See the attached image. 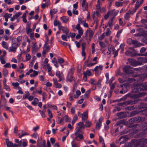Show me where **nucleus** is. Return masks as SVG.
<instances>
[{"label":"nucleus","instance_id":"nucleus-63","mask_svg":"<svg viewBox=\"0 0 147 147\" xmlns=\"http://www.w3.org/2000/svg\"><path fill=\"white\" fill-rule=\"evenodd\" d=\"M50 11H51L52 13L53 14H55L58 11V10L56 9H51Z\"/></svg>","mask_w":147,"mask_h":147},{"label":"nucleus","instance_id":"nucleus-13","mask_svg":"<svg viewBox=\"0 0 147 147\" xmlns=\"http://www.w3.org/2000/svg\"><path fill=\"white\" fill-rule=\"evenodd\" d=\"M61 19L63 22L66 23L69 21V18L67 16H65L61 17Z\"/></svg>","mask_w":147,"mask_h":147},{"label":"nucleus","instance_id":"nucleus-15","mask_svg":"<svg viewBox=\"0 0 147 147\" xmlns=\"http://www.w3.org/2000/svg\"><path fill=\"white\" fill-rule=\"evenodd\" d=\"M6 142L7 144V147H12L13 145V144L11 142L9 141L8 139H6Z\"/></svg>","mask_w":147,"mask_h":147},{"label":"nucleus","instance_id":"nucleus-30","mask_svg":"<svg viewBox=\"0 0 147 147\" xmlns=\"http://www.w3.org/2000/svg\"><path fill=\"white\" fill-rule=\"evenodd\" d=\"M38 102V100L37 98H35L34 100V101L32 102V104L34 105H36Z\"/></svg>","mask_w":147,"mask_h":147},{"label":"nucleus","instance_id":"nucleus-45","mask_svg":"<svg viewBox=\"0 0 147 147\" xmlns=\"http://www.w3.org/2000/svg\"><path fill=\"white\" fill-rule=\"evenodd\" d=\"M123 122V120H121L119 121H117L115 124V126H118L120 125L121 124H122Z\"/></svg>","mask_w":147,"mask_h":147},{"label":"nucleus","instance_id":"nucleus-64","mask_svg":"<svg viewBox=\"0 0 147 147\" xmlns=\"http://www.w3.org/2000/svg\"><path fill=\"white\" fill-rule=\"evenodd\" d=\"M26 61H29L31 57L30 55L29 54H27L26 56Z\"/></svg>","mask_w":147,"mask_h":147},{"label":"nucleus","instance_id":"nucleus-12","mask_svg":"<svg viewBox=\"0 0 147 147\" xmlns=\"http://www.w3.org/2000/svg\"><path fill=\"white\" fill-rule=\"evenodd\" d=\"M83 132L82 131V129L77 127L76 128V131L75 133V135H77L78 134H82Z\"/></svg>","mask_w":147,"mask_h":147},{"label":"nucleus","instance_id":"nucleus-36","mask_svg":"<svg viewBox=\"0 0 147 147\" xmlns=\"http://www.w3.org/2000/svg\"><path fill=\"white\" fill-rule=\"evenodd\" d=\"M8 71L5 69H3V74L4 76L5 77H6L8 74Z\"/></svg>","mask_w":147,"mask_h":147},{"label":"nucleus","instance_id":"nucleus-48","mask_svg":"<svg viewBox=\"0 0 147 147\" xmlns=\"http://www.w3.org/2000/svg\"><path fill=\"white\" fill-rule=\"evenodd\" d=\"M84 73L88 76H91L92 75L91 72L89 70H87L85 72H84Z\"/></svg>","mask_w":147,"mask_h":147},{"label":"nucleus","instance_id":"nucleus-27","mask_svg":"<svg viewBox=\"0 0 147 147\" xmlns=\"http://www.w3.org/2000/svg\"><path fill=\"white\" fill-rule=\"evenodd\" d=\"M101 3L100 2V0H98L97 3L96 5V7L97 9H100L101 8Z\"/></svg>","mask_w":147,"mask_h":147},{"label":"nucleus","instance_id":"nucleus-41","mask_svg":"<svg viewBox=\"0 0 147 147\" xmlns=\"http://www.w3.org/2000/svg\"><path fill=\"white\" fill-rule=\"evenodd\" d=\"M90 92V90H89L87 91L84 94V96L86 98H88L89 94Z\"/></svg>","mask_w":147,"mask_h":147},{"label":"nucleus","instance_id":"nucleus-4","mask_svg":"<svg viewBox=\"0 0 147 147\" xmlns=\"http://www.w3.org/2000/svg\"><path fill=\"white\" fill-rule=\"evenodd\" d=\"M16 142L18 144V146L20 147H26L27 145V141L26 139H22L20 141L18 139H15Z\"/></svg>","mask_w":147,"mask_h":147},{"label":"nucleus","instance_id":"nucleus-51","mask_svg":"<svg viewBox=\"0 0 147 147\" xmlns=\"http://www.w3.org/2000/svg\"><path fill=\"white\" fill-rule=\"evenodd\" d=\"M111 34V31L109 28H107V29L106 35L107 36H109Z\"/></svg>","mask_w":147,"mask_h":147},{"label":"nucleus","instance_id":"nucleus-39","mask_svg":"<svg viewBox=\"0 0 147 147\" xmlns=\"http://www.w3.org/2000/svg\"><path fill=\"white\" fill-rule=\"evenodd\" d=\"M64 120V119L63 118H61L60 119H58V120L57 121V122L59 124L62 125L63 124V122Z\"/></svg>","mask_w":147,"mask_h":147},{"label":"nucleus","instance_id":"nucleus-16","mask_svg":"<svg viewBox=\"0 0 147 147\" xmlns=\"http://www.w3.org/2000/svg\"><path fill=\"white\" fill-rule=\"evenodd\" d=\"M54 25L55 26H58V28L59 29H61V27L62 26H61V23L59 21H58L57 20H55L54 22Z\"/></svg>","mask_w":147,"mask_h":147},{"label":"nucleus","instance_id":"nucleus-54","mask_svg":"<svg viewBox=\"0 0 147 147\" xmlns=\"http://www.w3.org/2000/svg\"><path fill=\"white\" fill-rule=\"evenodd\" d=\"M99 142L100 143H102V144L105 145V142H104V140L102 138L101 136L99 137Z\"/></svg>","mask_w":147,"mask_h":147},{"label":"nucleus","instance_id":"nucleus-14","mask_svg":"<svg viewBox=\"0 0 147 147\" xmlns=\"http://www.w3.org/2000/svg\"><path fill=\"white\" fill-rule=\"evenodd\" d=\"M142 144V140L141 139H139L135 140L134 142V144L135 147L138 146L140 144Z\"/></svg>","mask_w":147,"mask_h":147},{"label":"nucleus","instance_id":"nucleus-31","mask_svg":"<svg viewBox=\"0 0 147 147\" xmlns=\"http://www.w3.org/2000/svg\"><path fill=\"white\" fill-rule=\"evenodd\" d=\"M22 36H18L17 38V40L18 42L17 43H19L20 45V42L22 41Z\"/></svg>","mask_w":147,"mask_h":147},{"label":"nucleus","instance_id":"nucleus-55","mask_svg":"<svg viewBox=\"0 0 147 147\" xmlns=\"http://www.w3.org/2000/svg\"><path fill=\"white\" fill-rule=\"evenodd\" d=\"M4 67L5 68H10L11 67L10 64L9 63H7L3 65Z\"/></svg>","mask_w":147,"mask_h":147},{"label":"nucleus","instance_id":"nucleus-57","mask_svg":"<svg viewBox=\"0 0 147 147\" xmlns=\"http://www.w3.org/2000/svg\"><path fill=\"white\" fill-rule=\"evenodd\" d=\"M146 94L145 92H141L139 93L138 95V96L139 97H141L145 96Z\"/></svg>","mask_w":147,"mask_h":147},{"label":"nucleus","instance_id":"nucleus-52","mask_svg":"<svg viewBox=\"0 0 147 147\" xmlns=\"http://www.w3.org/2000/svg\"><path fill=\"white\" fill-rule=\"evenodd\" d=\"M19 135V138H21L22 137L24 136L28 135V134L26 132H24V133L20 135V134H18Z\"/></svg>","mask_w":147,"mask_h":147},{"label":"nucleus","instance_id":"nucleus-58","mask_svg":"<svg viewBox=\"0 0 147 147\" xmlns=\"http://www.w3.org/2000/svg\"><path fill=\"white\" fill-rule=\"evenodd\" d=\"M115 80L114 78L112 77V78H111L110 80H109V82H107V83H106L107 84H109L111 85V84L112 83L113 81Z\"/></svg>","mask_w":147,"mask_h":147},{"label":"nucleus","instance_id":"nucleus-37","mask_svg":"<svg viewBox=\"0 0 147 147\" xmlns=\"http://www.w3.org/2000/svg\"><path fill=\"white\" fill-rule=\"evenodd\" d=\"M142 140V144L145 145L147 144V138L141 139Z\"/></svg>","mask_w":147,"mask_h":147},{"label":"nucleus","instance_id":"nucleus-60","mask_svg":"<svg viewBox=\"0 0 147 147\" xmlns=\"http://www.w3.org/2000/svg\"><path fill=\"white\" fill-rule=\"evenodd\" d=\"M122 31V30L121 29L118 31L116 35V37L117 38L119 37L120 34Z\"/></svg>","mask_w":147,"mask_h":147},{"label":"nucleus","instance_id":"nucleus-53","mask_svg":"<svg viewBox=\"0 0 147 147\" xmlns=\"http://www.w3.org/2000/svg\"><path fill=\"white\" fill-rule=\"evenodd\" d=\"M133 54V53H132V52L131 51L129 50H127L125 53V54L126 55H130L131 56V54Z\"/></svg>","mask_w":147,"mask_h":147},{"label":"nucleus","instance_id":"nucleus-11","mask_svg":"<svg viewBox=\"0 0 147 147\" xmlns=\"http://www.w3.org/2000/svg\"><path fill=\"white\" fill-rule=\"evenodd\" d=\"M61 29L63 31V33L66 35V36L68 35V34L69 32V30L66 27L62 26V27H61Z\"/></svg>","mask_w":147,"mask_h":147},{"label":"nucleus","instance_id":"nucleus-6","mask_svg":"<svg viewBox=\"0 0 147 147\" xmlns=\"http://www.w3.org/2000/svg\"><path fill=\"white\" fill-rule=\"evenodd\" d=\"M55 75L59 79V80H58V82H60L61 81H63L65 79L63 74L60 71H56L55 72Z\"/></svg>","mask_w":147,"mask_h":147},{"label":"nucleus","instance_id":"nucleus-59","mask_svg":"<svg viewBox=\"0 0 147 147\" xmlns=\"http://www.w3.org/2000/svg\"><path fill=\"white\" fill-rule=\"evenodd\" d=\"M33 51H36L38 50L37 46L36 45H34L33 46Z\"/></svg>","mask_w":147,"mask_h":147},{"label":"nucleus","instance_id":"nucleus-38","mask_svg":"<svg viewBox=\"0 0 147 147\" xmlns=\"http://www.w3.org/2000/svg\"><path fill=\"white\" fill-rule=\"evenodd\" d=\"M43 49L48 52L50 49V47L48 46H44Z\"/></svg>","mask_w":147,"mask_h":147},{"label":"nucleus","instance_id":"nucleus-25","mask_svg":"<svg viewBox=\"0 0 147 147\" xmlns=\"http://www.w3.org/2000/svg\"><path fill=\"white\" fill-rule=\"evenodd\" d=\"M43 68L45 69H48V72L51 71L52 69V67L50 66L49 64H48L47 65H45L43 66Z\"/></svg>","mask_w":147,"mask_h":147},{"label":"nucleus","instance_id":"nucleus-23","mask_svg":"<svg viewBox=\"0 0 147 147\" xmlns=\"http://www.w3.org/2000/svg\"><path fill=\"white\" fill-rule=\"evenodd\" d=\"M50 5V2L49 1H48L46 3H43L41 5V7L42 9H44L46 7H47Z\"/></svg>","mask_w":147,"mask_h":147},{"label":"nucleus","instance_id":"nucleus-19","mask_svg":"<svg viewBox=\"0 0 147 147\" xmlns=\"http://www.w3.org/2000/svg\"><path fill=\"white\" fill-rule=\"evenodd\" d=\"M81 134H78L77 135H75L76 136L75 137V139L77 140L78 141H80V140L78 139V138H79L80 140H82L83 139L84 137Z\"/></svg>","mask_w":147,"mask_h":147},{"label":"nucleus","instance_id":"nucleus-46","mask_svg":"<svg viewBox=\"0 0 147 147\" xmlns=\"http://www.w3.org/2000/svg\"><path fill=\"white\" fill-rule=\"evenodd\" d=\"M90 83L93 85H95L96 84V82L93 79L90 80Z\"/></svg>","mask_w":147,"mask_h":147},{"label":"nucleus","instance_id":"nucleus-32","mask_svg":"<svg viewBox=\"0 0 147 147\" xmlns=\"http://www.w3.org/2000/svg\"><path fill=\"white\" fill-rule=\"evenodd\" d=\"M3 88L7 91H11L10 88L7 84H5V85H3Z\"/></svg>","mask_w":147,"mask_h":147},{"label":"nucleus","instance_id":"nucleus-33","mask_svg":"<svg viewBox=\"0 0 147 147\" xmlns=\"http://www.w3.org/2000/svg\"><path fill=\"white\" fill-rule=\"evenodd\" d=\"M67 79L70 82H71L73 80H74L73 79L72 75H68Z\"/></svg>","mask_w":147,"mask_h":147},{"label":"nucleus","instance_id":"nucleus-2","mask_svg":"<svg viewBox=\"0 0 147 147\" xmlns=\"http://www.w3.org/2000/svg\"><path fill=\"white\" fill-rule=\"evenodd\" d=\"M127 43L129 45L133 44L134 45L135 47H138L141 46L142 44L138 42V41L136 40H133L131 38L127 39Z\"/></svg>","mask_w":147,"mask_h":147},{"label":"nucleus","instance_id":"nucleus-18","mask_svg":"<svg viewBox=\"0 0 147 147\" xmlns=\"http://www.w3.org/2000/svg\"><path fill=\"white\" fill-rule=\"evenodd\" d=\"M131 14V12L129 10L125 15L124 18L125 19L127 20H128L130 17V15Z\"/></svg>","mask_w":147,"mask_h":147},{"label":"nucleus","instance_id":"nucleus-26","mask_svg":"<svg viewBox=\"0 0 147 147\" xmlns=\"http://www.w3.org/2000/svg\"><path fill=\"white\" fill-rule=\"evenodd\" d=\"M5 57H3V56H0V61L2 64H4L6 63Z\"/></svg>","mask_w":147,"mask_h":147},{"label":"nucleus","instance_id":"nucleus-56","mask_svg":"<svg viewBox=\"0 0 147 147\" xmlns=\"http://www.w3.org/2000/svg\"><path fill=\"white\" fill-rule=\"evenodd\" d=\"M123 3L119 2H117L115 3V5L118 7L121 6L122 5Z\"/></svg>","mask_w":147,"mask_h":147},{"label":"nucleus","instance_id":"nucleus-21","mask_svg":"<svg viewBox=\"0 0 147 147\" xmlns=\"http://www.w3.org/2000/svg\"><path fill=\"white\" fill-rule=\"evenodd\" d=\"M114 11H115V10L113 9V10L111 11L110 12H109V11L108 12H107V13L106 14L105 16V17H104L105 19V20H107L109 17V16L110 13V14H112L114 12Z\"/></svg>","mask_w":147,"mask_h":147},{"label":"nucleus","instance_id":"nucleus-1","mask_svg":"<svg viewBox=\"0 0 147 147\" xmlns=\"http://www.w3.org/2000/svg\"><path fill=\"white\" fill-rule=\"evenodd\" d=\"M15 41L16 38H12V44L11 46L8 50L9 52H16L17 47L20 46L19 43H16L15 42Z\"/></svg>","mask_w":147,"mask_h":147},{"label":"nucleus","instance_id":"nucleus-10","mask_svg":"<svg viewBox=\"0 0 147 147\" xmlns=\"http://www.w3.org/2000/svg\"><path fill=\"white\" fill-rule=\"evenodd\" d=\"M128 61L133 66H135L138 64L136 60L132 59H128Z\"/></svg>","mask_w":147,"mask_h":147},{"label":"nucleus","instance_id":"nucleus-24","mask_svg":"<svg viewBox=\"0 0 147 147\" xmlns=\"http://www.w3.org/2000/svg\"><path fill=\"white\" fill-rule=\"evenodd\" d=\"M1 45L2 47L4 48L7 49H8V44L5 41H3L2 42Z\"/></svg>","mask_w":147,"mask_h":147},{"label":"nucleus","instance_id":"nucleus-61","mask_svg":"<svg viewBox=\"0 0 147 147\" xmlns=\"http://www.w3.org/2000/svg\"><path fill=\"white\" fill-rule=\"evenodd\" d=\"M58 61L59 63L60 64L63 63L64 61V59L62 58H59L58 59Z\"/></svg>","mask_w":147,"mask_h":147},{"label":"nucleus","instance_id":"nucleus-40","mask_svg":"<svg viewBox=\"0 0 147 147\" xmlns=\"http://www.w3.org/2000/svg\"><path fill=\"white\" fill-rule=\"evenodd\" d=\"M105 33H103L101 35L98 37V39L100 40H101L103 39L105 36Z\"/></svg>","mask_w":147,"mask_h":147},{"label":"nucleus","instance_id":"nucleus-17","mask_svg":"<svg viewBox=\"0 0 147 147\" xmlns=\"http://www.w3.org/2000/svg\"><path fill=\"white\" fill-rule=\"evenodd\" d=\"M12 85L15 89H21V88L19 86V84L18 82L13 83Z\"/></svg>","mask_w":147,"mask_h":147},{"label":"nucleus","instance_id":"nucleus-29","mask_svg":"<svg viewBox=\"0 0 147 147\" xmlns=\"http://www.w3.org/2000/svg\"><path fill=\"white\" fill-rule=\"evenodd\" d=\"M91 124V123L90 121L86 120L85 122V126L86 127H90Z\"/></svg>","mask_w":147,"mask_h":147},{"label":"nucleus","instance_id":"nucleus-22","mask_svg":"<svg viewBox=\"0 0 147 147\" xmlns=\"http://www.w3.org/2000/svg\"><path fill=\"white\" fill-rule=\"evenodd\" d=\"M78 125L79 126V127H77L80 129H84L85 127V125H84L83 122H80L78 123Z\"/></svg>","mask_w":147,"mask_h":147},{"label":"nucleus","instance_id":"nucleus-7","mask_svg":"<svg viewBox=\"0 0 147 147\" xmlns=\"http://www.w3.org/2000/svg\"><path fill=\"white\" fill-rule=\"evenodd\" d=\"M53 86L55 87V88H59L62 87L61 84L58 82L56 78H53Z\"/></svg>","mask_w":147,"mask_h":147},{"label":"nucleus","instance_id":"nucleus-44","mask_svg":"<svg viewBox=\"0 0 147 147\" xmlns=\"http://www.w3.org/2000/svg\"><path fill=\"white\" fill-rule=\"evenodd\" d=\"M63 119L64 120L65 119V122L69 121L70 120L69 117L67 115H65Z\"/></svg>","mask_w":147,"mask_h":147},{"label":"nucleus","instance_id":"nucleus-20","mask_svg":"<svg viewBox=\"0 0 147 147\" xmlns=\"http://www.w3.org/2000/svg\"><path fill=\"white\" fill-rule=\"evenodd\" d=\"M103 67V66L102 65H99L98 66H96L93 70L98 71V70H99V71L101 72L102 70Z\"/></svg>","mask_w":147,"mask_h":147},{"label":"nucleus","instance_id":"nucleus-42","mask_svg":"<svg viewBox=\"0 0 147 147\" xmlns=\"http://www.w3.org/2000/svg\"><path fill=\"white\" fill-rule=\"evenodd\" d=\"M39 112L40 113L42 117L45 118L46 117V115L45 113V112H44V111H41L40 110H39Z\"/></svg>","mask_w":147,"mask_h":147},{"label":"nucleus","instance_id":"nucleus-5","mask_svg":"<svg viewBox=\"0 0 147 147\" xmlns=\"http://www.w3.org/2000/svg\"><path fill=\"white\" fill-rule=\"evenodd\" d=\"M131 69V67L129 66H126L123 68V70L127 74H132L133 73V71L130 69Z\"/></svg>","mask_w":147,"mask_h":147},{"label":"nucleus","instance_id":"nucleus-9","mask_svg":"<svg viewBox=\"0 0 147 147\" xmlns=\"http://www.w3.org/2000/svg\"><path fill=\"white\" fill-rule=\"evenodd\" d=\"M88 111H86L85 112H84L83 113L81 114L82 120L83 121H85L88 119Z\"/></svg>","mask_w":147,"mask_h":147},{"label":"nucleus","instance_id":"nucleus-28","mask_svg":"<svg viewBox=\"0 0 147 147\" xmlns=\"http://www.w3.org/2000/svg\"><path fill=\"white\" fill-rule=\"evenodd\" d=\"M108 50H110L111 51L113 52L115 51V49L114 46H112V45H109L108 47Z\"/></svg>","mask_w":147,"mask_h":147},{"label":"nucleus","instance_id":"nucleus-47","mask_svg":"<svg viewBox=\"0 0 147 147\" xmlns=\"http://www.w3.org/2000/svg\"><path fill=\"white\" fill-rule=\"evenodd\" d=\"M116 84L115 82H114L111 85L110 84V86L111 87V90H113L115 87V85Z\"/></svg>","mask_w":147,"mask_h":147},{"label":"nucleus","instance_id":"nucleus-8","mask_svg":"<svg viewBox=\"0 0 147 147\" xmlns=\"http://www.w3.org/2000/svg\"><path fill=\"white\" fill-rule=\"evenodd\" d=\"M37 145L38 146L40 147H46V141L43 140L42 142H40L39 138L37 142Z\"/></svg>","mask_w":147,"mask_h":147},{"label":"nucleus","instance_id":"nucleus-50","mask_svg":"<svg viewBox=\"0 0 147 147\" xmlns=\"http://www.w3.org/2000/svg\"><path fill=\"white\" fill-rule=\"evenodd\" d=\"M22 13L20 12H18L17 13L14 15L13 16L15 18L17 19L18 17Z\"/></svg>","mask_w":147,"mask_h":147},{"label":"nucleus","instance_id":"nucleus-62","mask_svg":"<svg viewBox=\"0 0 147 147\" xmlns=\"http://www.w3.org/2000/svg\"><path fill=\"white\" fill-rule=\"evenodd\" d=\"M101 124L98 123H97L96 125V128L97 129H99L101 126Z\"/></svg>","mask_w":147,"mask_h":147},{"label":"nucleus","instance_id":"nucleus-3","mask_svg":"<svg viewBox=\"0 0 147 147\" xmlns=\"http://www.w3.org/2000/svg\"><path fill=\"white\" fill-rule=\"evenodd\" d=\"M146 90H147V83H145L142 85V88L139 86L135 87L134 89V91L135 92H138L139 91Z\"/></svg>","mask_w":147,"mask_h":147},{"label":"nucleus","instance_id":"nucleus-34","mask_svg":"<svg viewBox=\"0 0 147 147\" xmlns=\"http://www.w3.org/2000/svg\"><path fill=\"white\" fill-rule=\"evenodd\" d=\"M121 110V108L118 107H115L114 109L113 110V112L115 113L117 111H119Z\"/></svg>","mask_w":147,"mask_h":147},{"label":"nucleus","instance_id":"nucleus-43","mask_svg":"<svg viewBox=\"0 0 147 147\" xmlns=\"http://www.w3.org/2000/svg\"><path fill=\"white\" fill-rule=\"evenodd\" d=\"M47 112H48V115L51 118L53 117V115L51 111L50 110V109H48L47 110Z\"/></svg>","mask_w":147,"mask_h":147},{"label":"nucleus","instance_id":"nucleus-49","mask_svg":"<svg viewBox=\"0 0 147 147\" xmlns=\"http://www.w3.org/2000/svg\"><path fill=\"white\" fill-rule=\"evenodd\" d=\"M119 50V49H118L116 51H115L113 52V53L112 54L114 55V57H115L117 55L118 52Z\"/></svg>","mask_w":147,"mask_h":147},{"label":"nucleus","instance_id":"nucleus-35","mask_svg":"<svg viewBox=\"0 0 147 147\" xmlns=\"http://www.w3.org/2000/svg\"><path fill=\"white\" fill-rule=\"evenodd\" d=\"M78 119V117L76 115L74 117L72 121L71 122V124L72 125H73L75 122Z\"/></svg>","mask_w":147,"mask_h":147}]
</instances>
